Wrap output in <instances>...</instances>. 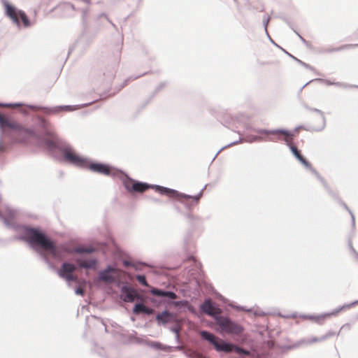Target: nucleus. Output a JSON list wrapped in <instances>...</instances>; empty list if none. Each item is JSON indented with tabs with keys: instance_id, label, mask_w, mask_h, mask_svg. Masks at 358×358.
<instances>
[{
	"instance_id": "nucleus-17",
	"label": "nucleus",
	"mask_w": 358,
	"mask_h": 358,
	"mask_svg": "<svg viewBox=\"0 0 358 358\" xmlns=\"http://www.w3.org/2000/svg\"><path fill=\"white\" fill-rule=\"evenodd\" d=\"M203 313L215 316L220 314L221 310L219 308L215 307L210 300H206L204 303H203Z\"/></svg>"
},
{
	"instance_id": "nucleus-22",
	"label": "nucleus",
	"mask_w": 358,
	"mask_h": 358,
	"mask_svg": "<svg viewBox=\"0 0 358 358\" xmlns=\"http://www.w3.org/2000/svg\"><path fill=\"white\" fill-rule=\"evenodd\" d=\"M352 46H353V45H343V46L336 47V48H328L327 49V51L329 52H334V51H340V50H342L343 49L350 48Z\"/></svg>"
},
{
	"instance_id": "nucleus-32",
	"label": "nucleus",
	"mask_w": 358,
	"mask_h": 358,
	"mask_svg": "<svg viewBox=\"0 0 358 358\" xmlns=\"http://www.w3.org/2000/svg\"><path fill=\"white\" fill-rule=\"evenodd\" d=\"M320 340H321V339H320V338H316V339H315V341H320Z\"/></svg>"
},
{
	"instance_id": "nucleus-19",
	"label": "nucleus",
	"mask_w": 358,
	"mask_h": 358,
	"mask_svg": "<svg viewBox=\"0 0 358 358\" xmlns=\"http://www.w3.org/2000/svg\"><path fill=\"white\" fill-rule=\"evenodd\" d=\"M138 306H141V308H143V313H144V314H145L147 315H151L155 312V310L152 308L145 306V304H143V303H142L141 302L138 303V305L136 306V308L138 307Z\"/></svg>"
},
{
	"instance_id": "nucleus-24",
	"label": "nucleus",
	"mask_w": 358,
	"mask_h": 358,
	"mask_svg": "<svg viewBox=\"0 0 358 358\" xmlns=\"http://www.w3.org/2000/svg\"><path fill=\"white\" fill-rule=\"evenodd\" d=\"M167 85V83L166 82H162L159 85H158L155 90V92H154V94H157L159 92H160L162 89H164L166 86Z\"/></svg>"
},
{
	"instance_id": "nucleus-18",
	"label": "nucleus",
	"mask_w": 358,
	"mask_h": 358,
	"mask_svg": "<svg viewBox=\"0 0 358 358\" xmlns=\"http://www.w3.org/2000/svg\"><path fill=\"white\" fill-rule=\"evenodd\" d=\"M293 155L306 166L309 167L310 166V163L303 157V156L301 154L300 151L297 149V148L292 143L290 145H288Z\"/></svg>"
},
{
	"instance_id": "nucleus-20",
	"label": "nucleus",
	"mask_w": 358,
	"mask_h": 358,
	"mask_svg": "<svg viewBox=\"0 0 358 358\" xmlns=\"http://www.w3.org/2000/svg\"><path fill=\"white\" fill-rule=\"evenodd\" d=\"M170 330L173 332L176 335V339L178 341L179 339V332L180 330V326L178 324H174L171 327H170Z\"/></svg>"
},
{
	"instance_id": "nucleus-3",
	"label": "nucleus",
	"mask_w": 358,
	"mask_h": 358,
	"mask_svg": "<svg viewBox=\"0 0 358 358\" xmlns=\"http://www.w3.org/2000/svg\"><path fill=\"white\" fill-rule=\"evenodd\" d=\"M1 3L4 7L6 15L8 17L18 28H20L22 25L24 28H29L32 25L30 20L23 10L17 8L7 0H1Z\"/></svg>"
},
{
	"instance_id": "nucleus-1",
	"label": "nucleus",
	"mask_w": 358,
	"mask_h": 358,
	"mask_svg": "<svg viewBox=\"0 0 358 358\" xmlns=\"http://www.w3.org/2000/svg\"><path fill=\"white\" fill-rule=\"evenodd\" d=\"M35 124L37 128H28V131H30L28 135H38L42 138V144L50 150H58L64 159L71 164L88 168L92 172L120 179L126 190L131 194L143 193L148 189H152L162 195L178 200L189 209L199 202L201 190L197 195L193 196L166 187L134 180L121 169L79 155L71 145L57 136L52 124L44 117L36 115Z\"/></svg>"
},
{
	"instance_id": "nucleus-29",
	"label": "nucleus",
	"mask_w": 358,
	"mask_h": 358,
	"mask_svg": "<svg viewBox=\"0 0 358 358\" xmlns=\"http://www.w3.org/2000/svg\"><path fill=\"white\" fill-rule=\"evenodd\" d=\"M355 38H356V41H357V43H356L355 45L358 46V31L355 33Z\"/></svg>"
},
{
	"instance_id": "nucleus-15",
	"label": "nucleus",
	"mask_w": 358,
	"mask_h": 358,
	"mask_svg": "<svg viewBox=\"0 0 358 358\" xmlns=\"http://www.w3.org/2000/svg\"><path fill=\"white\" fill-rule=\"evenodd\" d=\"M136 342L138 343H143L147 346L153 348L156 350H162L165 352H169L171 350V347L169 345H164L158 341H154L150 340H145L136 338Z\"/></svg>"
},
{
	"instance_id": "nucleus-34",
	"label": "nucleus",
	"mask_w": 358,
	"mask_h": 358,
	"mask_svg": "<svg viewBox=\"0 0 358 358\" xmlns=\"http://www.w3.org/2000/svg\"><path fill=\"white\" fill-rule=\"evenodd\" d=\"M355 303H357L358 304V301L355 302Z\"/></svg>"
},
{
	"instance_id": "nucleus-25",
	"label": "nucleus",
	"mask_w": 358,
	"mask_h": 358,
	"mask_svg": "<svg viewBox=\"0 0 358 358\" xmlns=\"http://www.w3.org/2000/svg\"><path fill=\"white\" fill-rule=\"evenodd\" d=\"M138 305V303H136L134 306V308H133V313L134 315H138L141 313L143 312V308H141V306H138L136 308V306Z\"/></svg>"
},
{
	"instance_id": "nucleus-28",
	"label": "nucleus",
	"mask_w": 358,
	"mask_h": 358,
	"mask_svg": "<svg viewBox=\"0 0 358 358\" xmlns=\"http://www.w3.org/2000/svg\"><path fill=\"white\" fill-rule=\"evenodd\" d=\"M123 264L125 266H133V264L129 262V261H127V260H124L123 262Z\"/></svg>"
},
{
	"instance_id": "nucleus-16",
	"label": "nucleus",
	"mask_w": 358,
	"mask_h": 358,
	"mask_svg": "<svg viewBox=\"0 0 358 358\" xmlns=\"http://www.w3.org/2000/svg\"><path fill=\"white\" fill-rule=\"evenodd\" d=\"M201 347L199 344L188 346L184 350V353L187 358H201Z\"/></svg>"
},
{
	"instance_id": "nucleus-11",
	"label": "nucleus",
	"mask_w": 358,
	"mask_h": 358,
	"mask_svg": "<svg viewBox=\"0 0 358 358\" xmlns=\"http://www.w3.org/2000/svg\"><path fill=\"white\" fill-rule=\"evenodd\" d=\"M77 270L85 269L91 270L95 269L98 265V261L96 258H87L85 257H79L74 258Z\"/></svg>"
},
{
	"instance_id": "nucleus-8",
	"label": "nucleus",
	"mask_w": 358,
	"mask_h": 358,
	"mask_svg": "<svg viewBox=\"0 0 358 358\" xmlns=\"http://www.w3.org/2000/svg\"><path fill=\"white\" fill-rule=\"evenodd\" d=\"M76 270L75 262H64L57 271V273L60 278L65 279L68 282H77V277L73 274Z\"/></svg>"
},
{
	"instance_id": "nucleus-30",
	"label": "nucleus",
	"mask_w": 358,
	"mask_h": 358,
	"mask_svg": "<svg viewBox=\"0 0 358 358\" xmlns=\"http://www.w3.org/2000/svg\"><path fill=\"white\" fill-rule=\"evenodd\" d=\"M198 310L199 313H201V303L198 304Z\"/></svg>"
},
{
	"instance_id": "nucleus-13",
	"label": "nucleus",
	"mask_w": 358,
	"mask_h": 358,
	"mask_svg": "<svg viewBox=\"0 0 358 358\" xmlns=\"http://www.w3.org/2000/svg\"><path fill=\"white\" fill-rule=\"evenodd\" d=\"M11 136H12V138L8 137L6 138L7 142L9 143L10 146L6 148V149L3 152H4L7 150L10 149L12 147L13 143H17V142H23L29 138H34L37 139L40 143H42V138H41L38 135H26V136L22 135L21 136L20 134H14ZM1 152H0V153H1Z\"/></svg>"
},
{
	"instance_id": "nucleus-33",
	"label": "nucleus",
	"mask_w": 358,
	"mask_h": 358,
	"mask_svg": "<svg viewBox=\"0 0 358 358\" xmlns=\"http://www.w3.org/2000/svg\"><path fill=\"white\" fill-rule=\"evenodd\" d=\"M138 77H139V76L134 77V78H133V80L136 79V78H138Z\"/></svg>"
},
{
	"instance_id": "nucleus-31",
	"label": "nucleus",
	"mask_w": 358,
	"mask_h": 358,
	"mask_svg": "<svg viewBox=\"0 0 358 358\" xmlns=\"http://www.w3.org/2000/svg\"><path fill=\"white\" fill-rule=\"evenodd\" d=\"M150 301H151V302H152V303H155V302H157V301H156V300H155V299H151Z\"/></svg>"
},
{
	"instance_id": "nucleus-7",
	"label": "nucleus",
	"mask_w": 358,
	"mask_h": 358,
	"mask_svg": "<svg viewBox=\"0 0 358 358\" xmlns=\"http://www.w3.org/2000/svg\"><path fill=\"white\" fill-rule=\"evenodd\" d=\"M118 275V268L114 265L108 264L99 272L98 279L106 284H113L116 282Z\"/></svg>"
},
{
	"instance_id": "nucleus-23",
	"label": "nucleus",
	"mask_w": 358,
	"mask_h": 358,
	"mask_svg": "<svg viewBox=\"0 0 358 358\" xmlns=\"http://www.w3.org/2000/svg\"><path fill=\"white\" fill-rule=\"evenodd\" d=\"M202 285H203V290L205 289L208 293H210L211 292H213V287L210 285L208 284L203 279Z\"/></svg>"
},
{
	"instance_id": "nucleus-5",
	"label": "nucleus",
	"mask_w": 358,
	"mask_h": 358,
	"mask_svg": "<svg viewBox=\"0 0 358 358\" xmlns=\"http://www.w3.org/2000/svg\"><path fill=\"white\" fill-rule=\"evenodd\" d=\"M216 322L220 327L222 333L231 335H239L243 331V328L240 324L225 317H216Z\"/></svg>"
},
{
	"instance_id": "nucleus-4",
	"label": "nucleus",
	"mask_w": 358,
	"mask_h": 358,
	"mask_svg": "<svg viewBox=\"0 0 358 358\" xmlns=\"http://www.w3.org/2000/svg\"><path fill=\"white\" fill-rule=\"evenodd\" d=\"M203 339L208 341L218 352H230L234 350L238 354L248 355L250 352L243 348L227 343L215 335L203 331Z\"/></svg>"
},
{
	"instance_id": "nucleus-9",
	"label": "nucleus",
	"mask_w": 358,
	"mask_h": 358,
	"mask_svg": "<svg viewBox=\"0 0 358 358\" xmlns=\"http://www.w3.org/2000/svg\"><path fill=\"white\" fill-rule=\"evenodd\" d=\"M120 296L123 301L124 302H134L135 300H141V295L138 293V292L127 285H123L120 289Z\"/></svg>"
},
{
	"instance_id": "nucleus-21",
	"label": "nucleus",
	"mask_w": 358,
	"mask_h": 358,
	"mask_svg": "<svg viewBox=\"0 0 358 358\" xmlns=\"http://www.w3.org/2000/svg\"><path fill=\"white\" fill-rule=\"evenodd\" d=\"M136 278L141 285L145 287H149V285L146 280V278L144 275H136Z\"/></svg>"
},
{
	"instance_id": "nucleus-14",
	"label": "nucleus",
	"mask_w": 358,
	"mask_h": 358,
	"mask_svg": "<svg viewBox=\"0 0 358 358\" xmlns=\"http://www.w3.org/2000/svg\"><path fill=\"white\" fill-rule=\"evenodd\" d=\"M155 319L159 324H166L169 322H176L177 321V315L165 310L162 313L157 314Z\"/></svg>"
},
{
	"instance_id": "nucleus-6",
	"label": "nucleus",
	"mask_w": 358,
	"mask_h": 358,
	"mask_svg": "<svg viewBox=\"0 0 358 358\" xmlns=\"http://www.w3.org/2000/svg\"><path fill=\"white\" fill-rule=\"evenodd\" d=\"M261 134L270 135L269 141H278L283 140L287 145H290L293 141L294 135L292 132L284 129L276 130H262L259 131Z\"/></svg>"
},
{
	"instance_id": "nucleus-26",
	"label": "nucleus",
	"mask_w": 358,
	"mask_h": 358,
	"mask_svg": "<svg viewBox=\"0 0 358 358\" xmlns=\"http://www.w3.org/2000/svg\"><path fill=\"white\" fill-rule=\"evenodd\" d=\"M96 248L92 246H85V254H92L96 251Z\"/></svg>"
},
{
	"instance_id": "nucleus-10",
	"label": "nucleus",
	"mask_w": 358,
	"mask_h": 358,
	"mask_svg": "<svg viewBox=\"0 0 358 358\" xmlns=\"http://www.w3.org/2000/svg\"><path fill=\"white\" fill-rule=\"evenodd\" d=\"M150 293L160 299L159 303L165 302L169 303H173V301L177 298V295L175 292L170 290H164L158 288H152Z\"/></svg>"
},
{
	"instance_id": "nucleus-12",
	"label": "nucleus",
	"mask_w": 358,
	"mask_h": 358,
	"mask_svg": "<svg viewBox=\"0 0 358 358\" xmlns=\"http://www.w3.org/2000/svg\"><path fill=\"white\" fill-rule=\"evenodd\" d=\"M348 307H349V306H343L340 308L334 310L333 311L329 312V313L310 315V316H308V318L310 320H311L318 324H323L327 319H329L333 316H336L341 310H343L345 308H348Z\"/></svg>"
},
{
	"instance_id": "nucleus-2",
	"label": "nucleus",
	"mask_w": 358,
	"mask_h": 358,
	"mask_svg": "<svg viewBox=\"0 0 358 358\" xmlns=\"http://www.w3.org/2000/svg\"><path fill=\"white\" fill-rule=\"evenodd\" d=\"M0 106L6 107H16L19 108V111L22 114L27 115L29 110H36L39 109L45 114H56L62 111L71 112L77 109L83 108L86 107V103L82 105H66V106H57L54 107H39L36 105L24 104L22 102L16 103H0ZM0 152H3L6 148L9 147V143L7 142L6 138L8 137L12 138V135L14 134L20 135H27L30 134L28 131V128H26L13 121L9 117L3 116L0 114Z\"/></svg>"
},
{
	"instance_id": "nucleus-27",
	"label": "nucleus",
	"mask_w": 358,
	"mask_h": 358,
	"mask_svg": "<svg viewBox=\"0 0 358 358\" xmlns=\"http://www.w3.org/2000/svg\"><path fill=\"white\" fill-rule=\"evenodd\" d=\"M75 293L77 295L83 296L85 294V289L80 287H78L75 289Z\"/></svg>"
}]
</instances>
